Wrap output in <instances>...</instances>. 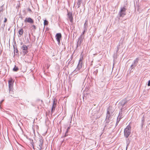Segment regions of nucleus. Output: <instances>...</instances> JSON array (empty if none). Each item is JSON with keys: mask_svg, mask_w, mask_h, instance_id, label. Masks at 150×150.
<instances>
[{"mask_svg": "<svg viewBox=\"0 0 150 150\" xmlns=\"http://www.w3.org/2000/svg\"><path fill=\"white\" fill-rule=\"evenodd\" d=\"M131 127L128 125L125 129L124 131V136L126 138H127L131 133Z\"/></svg>", "mask_w": 150, "mask_h": 150, "instance_id": "obj_1", "label": "nucleus"}, {"mask_svg": "<svg viewBox=\"0 0 150 150\" xmlns=\"http://www.w3.org/2000/svg\"><path fill=\"white\" fill-rule=\"evenodd\" d=\"M113 112L114 110L110 109V107L108 108L106 118L110 120L113 115Z\"/></svg>", "mask_w": 150, "mask_h": 150, "instance_id": "obj_2", "label": "nucleus"}, {"mask_svg": "<svg viewBox=\"0 0 150 150\" xmlns=\"http://www.w3.org/2000/svg\"><path fill=\"white\" fill-rule=\"evenodd\" d=\"M126 9L125 6L120 8V10L119 12L120 17H123L126 15Z\"/></svg>", "mask_w": 150, "mask_h": 150, "instance_id": "obj_3", "label": "nucleus"}, {"mask_svg": "<svg viewBox=\"0 0 150 150\" xmlns=\"http://www.w3.org/2000/svg\"><path fill=\"white\" fill-rule=\"evenodd\" d=\"M139 60V58H137L135 60H134L132 64V65L131 66L130 68V69H131L130 70V72H132L133 71L132 70L134 67L136 66Z\"/></svg>", "mask_w": 150, "mask_h": 150, "instance_id": "obj_4", "label": "nucleus"}, {"mask_svg": "<svg viewBox=\"0 0 150 150\" xmlns=\"http://www.w3.org/2000/svg\"><path fill=\"white\" fill-rule=\"evenodd\" d=\"M83 58V57H80L78 65L76 67L80 71H82L81 69L82 67Z\"/></svg>", "mask_w": 150, "mask_h": 150, "instance_id": "obj_5", "label": "nucleus"}, {"mask_svg": "<svg viewBox=\"0 0 150 150\" xmlns=\"http://www.w3.org/2000/svg\"><path fill=\"white\" fill-rule=\"evenodd\" d=\"M22 50V52L24 55L27 54L28 53V47L25 45H23L21 47Z\"/></svg>", "mask_w": 150, "mask_h": 150, "instance_id": "obj_6", "label": "nucleus"}, {"mask_svg": "<svg viewBox=\"0 0 150 150\" xmlns=\"http://www.w3.org/2000/svg\"><path fill=\"white\" fill-rule=\"evenodd\" d=\"M84 38V36H82V35H81L79 38L77 42L76 47H77L78 46L81 45V44L83 41Z\"/></svg>", "mask_w": 150, "mask_h": 150, "instance_id": "obj_7", "label": "nucleus"}, {"mask_svg": "<svg viewBox=\"0 0 150 150\" xmlns=\"http://www.w3.org/2000/svg\"><path fill=\"white\" fill-rule=\"evenodd\" d=\"M56 39L58 42V44L59 45L60 44V40L62 38V35L61 33H58L55 36Z\"/></svg>", "mask_w": 150, "mask_h": 150, "instance_id": "obj_8", "label": "nucleus"}, {"mask_svg": "<svg viewBox=\"0 0 150 150\" xmlns=\"http://www.w3.org/2000/svg\"><path fill=\"white\" fill-rule=\"evenodd\" d=\"M14 82V81L13 80V79H11L10 80L8 81V89L9 88H13V85Z\"/></svg>", "mask_w": 150, "mask_h": 150, "instance_id": "obj_9", "label": "nucleus"}, {"mask_svg": "<svg viewBox=\"0 0 150 150\" xmlns=\"http://www.w3.org/2000/svg\"><path fill=\"white\" fill-rule=\"evenodd\" d=\"M57 102L55 101L54 99L53 100V104L51 112L52 113L54 112L55 110V108L57 106Z\"/></svg>", "mask_w": 150, "mask_h": 150, "instance_id": "obj_10", "label": "nucleus"}, {"mask_svg": "<svg viewBox=\"0 0 150 150\" xmlns=\"http://www.w3.org/2000/svg\"><path fill=\"white\" fill-rule=\"evenodd\" d=\"M67 15L69 19L70 22L72 23L73 22V17L72 16V12H69L68 11Z\"/></svg>", "mask_w": 150, "mask_h": 150, "instance_id": "obj_11", "label": "nucleus"}, {"mask_svg": "<svg viewBox=\"0 0 150 150\" xmlns=\"http://www.w3.org/2000/svg\"><path fill=\"white\" fill-rule=\"evenodd\" d=\"M24 22H28L30 24H33L34 23L33 20L30 18H26L24 21Z\"/></svg>", "mask_w": 150, "mask_h": 150, "instance_id": "obj_12", "label": "nucleus"}, {"mask_svg": "<svg viewBox=\"0 0 150 150\" xmlns=\"http://www.w3.org/2000/svg\"><path fill=\"white\" fill-rule=\"evenodd\" d=\"M39 146L40 147V149H42V145L43 143V140L42 139H40L39 140Z\"/></svg>", "mask_w": 150, "mask_h": 150, "instance_id": "obj_13", "label": "nucleus"}, {"mask_svg": "<svg viewBox=\"0 0 150 150\" xmlns=\"http://www.w3.org/2000/svg\"><path fill=\"white\" fill-rule=\"evenodd\" d=\"M127 102V100L125 99H123L120 102V105L122 106V108L125 105V104Z\"/></svg>", "mask_w": 150, "mask_h": 150, "instance_id": "obj_14", "label": "nucleus"}, {"mask_svg": "<svg viewBox=\"0 0 150 150\" xmlns=\"http://www.w3.org/2000/svg\"><path fill=\"white\" fill-rule=\"evenodd\" d=\"M110 119L107 118H106L105 119L104 122V127L105 128L107 127L108 123L110 122Z\"/></svg>", "mask_w": 150, "mask_h": 150, "instance_id": "obj_15", "label": "nucleus"}, {"mask_svg": "<svg viewBox=\"0 0 150 150\" xmlns=\"http://www.w3.org/2000/svg\"><path fill=\"white\" fill-rule=\"evenodd\" d=\"M9 91L10 96L13 98H15V97L13 96L14 94L13 88L11 89L9 88Z\"/></svg>", "mask_w": 150, "mask_h": 150, "instance_id": "obj_16", "label": "nucleus"}, {"mask_svg": "<svg viewBox=\"0 0 150 150\" xmlns=\"http://www.w3.org/2000/svg\"><path fill=\"white\" fill-rule=\"evenodd\" d=\"M13 48L14 51V52H16V53H18V50L17 47L16 46V44L15 42L13 45Z\"/></svg>", "mask_w": 150, "mask_h": 150, "instance_id": "obj_17", "label": "nucleus"}, {"mask_svg": "<svg viewBox=\"0 0 150 150\" xmlns=\"http://www.w3.org/2000/svg\"><path fill=\"white\" fill-rule=\"evenodd\" d=\"M24 31L22 28L21 29L18 31V33L20 36H21L23 33Z\"/></svg>", "mask_w": 150, "mask_h": 150, "instance_id": "obj_18", "label": "nucleus"}, {"mask_svg": "<svg viewBox=\"0 0 150 150\" xmlns=\"http://www.w3.org/2000/svg\"><path fill=\"white\" fill-rule=\"evenodd\" d=\"M87 20H86L85 22L84 23L83 25V29H85V30H87Z\"/></svg>", "mask_w": 150, "mask_h": 150, "instance_id": "obj_19", "label": "nucleus"}, {"mask_svg": "<svg viewBox=\"0 0 150 150\" xmlns=\"http://www.w3.org/2000/svg\"><path fill=\"white\" fill-rule=\"evenodd\" d=\"M82 72V71H80L77 68H76V69L74 70L73 71L74 73L78 74L79 73H81Z\"/></svg>", "mask_w": 150, "mask_h": 150, "instance_id": "obj_20", "label": "nucleus"}, {"mask_svg": "<svg viewBox=\"0 0 150 150\" xmlns=\"http://www.w3.org/2000/svg\"><path fill=\"white\" fill-rule=\"evenodd\" d=\"M120 112L119 113V115L118 116L117 118V121H118V122H119L120 120L123 117L122 116L120 115Z\"/></svg>", "mask_w": 150, "mask_h": 150, "instance_id": "obj_21", "label": "nucleus"}, {"mask_svg": "<svg viewBox=\"0 0 150 150\" xmlns=\"http://www.w3.org/2000/svg\"><path fill=\"white\" fill-rule=\"evenodd\" d=\"M89 94L88 93H84V95L83 96V99L84 100V98H85L86 99L87 98H88L89 97Z\"/></svg>", "mask_w": 150, "mask_h": 150, "instance_id": "obj_22", "label": "nucleus"}, {"mask_svg": "<svg viewBox=\"0 0 150 150\" xmlns=\"http://www.w3.org/2000/svg\"><path fill=\"white\" fill-rule=\"evenodd\" d=\"M82 3L81 0H78L77 3V5L78 6V8H79L80 7Z\"/></svg>", "mask_w": 150, "mask_h": 150, "instance_id": "obj_23", "label": "nucleus"}, {"mask_svg": "<svg viewBox=\"0 0 150 150\" xmlns=\"http://www.w3.org/2000/svg\"><path fill=\"white\" fill-rule=\"evenodd\" d=\"M3 5L2 6H1L0 7V17L1 16V13H2L3 9Z\"/></svg>", "mask_w": 150, "mask_h": 150, "instance_id": "obj_24", "label": "nucleus"}, {"mask_svg": "<svg viewBox=\"0 0 150 150\" xmlns=\"http://www.w3.org/2000/svg\"><path fill=\"white\" fill-rule=\"evenodd\" d=\"M18 69L17 67H16V65H15L13 69V70L14 71H17Z\"/></svg>", "mask_w": 150, "mask_h": 150, "instance_id": "obj_25", "label": "nucleus"}, {"mask_svg": "<svg viewBox=\"0 0 150 150\" xmlns=\"http://www.w3.org/2000/svg\"><path fill=\"white\" fill-rule=\"evenodd\" d=\"M48 24V22L46 20L44 21V24L45 25H47Z\"/></svg>", "mask_w": 150, "mask_h": 150, "instance_id": "obj_26", "label": "nucleus"}, {"mask_svg": "<svg viewBox=\"0 0 150 150\" xmlns=\"http://www.w3.org/2000/svg\"><path fill=\"white\" fill-rule=\"evenodd\" d=\"M84 30L81 33V35H82V36H84V34L86 32L87 30H85V29H83Z\"/></svg>", "mask_w": 150, "mask_h": 150, "instance_id": "obj_27", "label": "nucleus"}, {"mask_svg": "<svg viewBox=\"0 0 150 150\" xmlns=\"http://www.w3.org/2000/svg\"><path fill=\"white\" fill-rule=\"evenodd\" d=\"M31 27L33 29L35 30L36 29V26L34 25H31Z\"/></svg>", "mask_w": 150, "mask_h": 150, "instance_id": "obj_28", "label": "nucleus"}, {"mask_svg": "<svg viewBox=\"0 0 150 150\" xmlns=\"http://www.w3.org/2000/svg\"><path fill=\"white\" fill-rule=\"evenodd\" d=\"M144 116L142 117V121L141 122L142 123H144Z\"/></svg>", "mask_w": 150, "mask_h": 150, "instance_id": "obj_29", "label": "nucleus"}, {"mask_svg": "<svg viewBox=\"0 0 150 150\" xmlns=\"http://www.w3.org/2000/svg\"><path fill=\"white\" fill-rule=\"evenodd\" d=\"M147 86H150V80H149L147 84Z\"/></svg>", "mask_w": 150, "mask_h": 150, "instance_id": "obj_30", "label": "nucleus"}, {"mask_svg": "<svg viewBox=\"0 0 150 150\" xmlns=\"http://www.w3.org/2000/svg\"><path fill=\"white\" fill-rule=\"evenodd\" d=\"M98 72V69H96L95 71H94V74L95 73V74H97V73Z\"/></svg>", "mask_w": 150, "mask_h": 150, "instance_id": "obj_31", "label": "nucleus"}, {"mask_svg": "<svg viewBox=\"0 0 150 150\" xmlns=\"http://www.w3.org/2000/svg\"><path fill=\"white\" fill-rule=\"evenodd\" d=\"M70 127H68L67 130V133H68V131L69 130V129H70Z\"/></svg>", "mask_w": 150, "mask_h": 150, "instance_id": "obj_32", "label": "nucleus"}, {"mask_svg": "<svg viewBox=\"0 0 150 150\" xmlns=\"http://www.w3.org/2000/svg\"><path fill=\"white\" fill-rule=\"evenodd\" d=\"M143 125H144V123H142L141 122V128H142V129L143 127Z\"/></svg>", "mask_w": 150, "mask_h": 150, "instance_id": "obj_33", "label": "nucleus"}, {"mask_svg": "<svg viewBox=\"0 0 150 150\" xmlns=\"http://www.w3.org/2000/svg\"><path fill=\"white\" fill-rule=\"evenodd\" d=\"M7 21V18H4V23H6Z\"/></svg>", "mask_w": 150, "mask_h": 150, "instance_id": "obj_34", "label": "nucleus"}, {"mask_svg": "<svg viewBox=\"0 0 150 150\" xmlns=\"http://www.w3.org/2000/svg\"><path fill=\"white\" fill-rule=\"evenodd\" d=\"M118 50H119V48H118V46L117 47V50H116V52H117H117Z\"/></svg>", "mask_w": 150, "mask_h": 150, "instance_id": "obj_35", "label": "nucleus"}, {"mask_svg": "<svg viewBox=\"0 0 150 150\" xmlns=\"http://www.w3.org/2000/svg\"><path fill=\"white\" fill-rule=\"evenodd\" d=\"M67 133H67V131H66V132H65V136H64L65 137H66V136H67L68 135L67 134Z\"/></svg>", "mask_w": 150, "mask_h": 150, "instance_id": "obj_36", "label": "nucleus"}, {"mask_svg": "<svg viewBox=\"0 0 150 150\" xmlns=\"http://www.w3.org/2000/svg\"><path fill=\"white\" fill-rule=\"evenodd\" d=\"M119 122H118V121H117L116 123V126H117V125L118 124Z\"/></svg>", "mask_w": 150, "mask_h": 150, "instance_id": "obj_37", "label": "nucleus"}, {"mask_svg": "<svg viewBox=\"0 0 150 150\" xmlns=\"http://www.w3.org/2000/svg\"><path fill=\"white\" fill-rule=\"evenodd\" d=\"M28 10L29 11H31V10L30 8H28Z\"/></svg>", "mask_w": 150, "mask_h": 150, "instance_id": "obj_38", "label": "nucleus"}, {"mask_svg": "<svg viewBox=\"0 0 150 150\" xmlns=\"http://www.w3.org/2000/svg\"><path fill=\"white\" fill-rule=\"evenodd\" d=\"M32 145L33 146V148H34V145H33V143H32Z\"/></svg>", "mask_w": 150, "mask_h": 150, "instance_id": "obj_39", "label": "nucleus"}, {"mask_svg": "<svg viewBox=\"0 0 150 150\" xmlns=\"http://www.w3.org/2000/svg\"><path fill=\"white\" fill-rule=\"evenodd\" d=\"M39 150H41L42 149H40L39 148Z\"/></svg>", "mask_w": 150, "mask_h": 150, "instance_id": "obj_40", "label": "nucleus"}, {"mask_svg": "<svg viewBox=\"0 0 150 150\" xmlns=\"http://www.w3.org/2000/svg\"><path fill=\"white\" fill-rule=\"evenodd\" d=\"M3 100H2V101H1V102H2L3 101Z\"/></svg>", "mask_w": 150, "mask_h": 150, "instance_id": "obj_41", "label": "nucleus"}, {"mask_svg": "<svg viewBox=\"0 0 150 150\" xmlns=\"http://www.w3.org/2000/svg\"><path fill=\"white\" fill-rule=\"evenodd\" d=\"M3 100H2V101H1V102H2L3 101Z\"/></svg>", "mask_w": 150, "mask_h": 150, "instance_id": "obj_42", "label": "nucleus"}, {"mask_svg": "<svg viewBox=\"0 0 150 150\" xmlns=\"http://www.w3.org/2000/svg\"><path fill=\"white\" fill-rule=\"evenodd\" d=\"M28 40V42L29 43V40Z\"/></svg>", "mask_w": 150, "mask_h": 150, "instance_id": "obj_43", "label": "nucleus"}]
</instances>
